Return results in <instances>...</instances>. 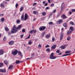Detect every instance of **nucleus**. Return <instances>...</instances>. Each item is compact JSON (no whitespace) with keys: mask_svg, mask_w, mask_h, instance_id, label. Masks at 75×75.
I'll return each instance as SVG.
<instances>
[{"mask_svg":"<svg viewBox=\"0 0 75 75\" xmlns=\"http://www.w3.org/2000/svg\"><path fill=\"white\" fill-rule=\"evenodd\" d=\"M18 28H12L11 30V33L12 34H14V33H17V31H18Z\"/></svg>","mask_w":75,"mask_h":75,"instance_id":"1","label":"nucleus"},{"mask_svg":"<svg viewBox=\"0 0 75 75\" xmlns=\"http://www.w3.org/2000/svg\"><path fill=\"white\" fill-rule=\"evenodd\" d=\"M75 30V29L74 28H70L69 30L68 31L67 33V35H69L72 32V31H74Z\"/></svg>","mask_w":75,"mask_h":75,"instance_id":"2","label":"nucleus"},{"mask_svg":"<svg viewBox=\"0 0 75 75\" xmlns=\"http://www.w3.org/2000/svg\"><path fill=\"white\" fill-rule=\"evenodd\" d=\"M50 59H55L57 58L56 57L54 56V53H52L50 56Z\"/></svg>","mask_w":75,"mask_h":75,"instance_id":"3","label":"nucleus"},{"mask_svg":"<svg viewBox=\"0 0 75 75\" xmlns=\"http://www.w3.org/2000/svg\"><path fill=\"white\" fill-rule=\"evenodd\" d=\"M64 8H65V4L64 3H63L62 4V5L61 7V11H64Z\"/></svg>","mask_w":75,"mask_h":75,"instance_id":"4","label":"nucleus"},{"mask_svg":"<svg viewBox=\"0 0 75 75\" xmlns=\"http://www.w3.org/2000/svg\"><path fill=\"white\" fill-rule=\"evenodd\" d=\"M18 52V50H16L15 51H13L12 52V54L13 55H16L17 54V52Z\"/></svg>","mask_w":75,"mask_h":75,"instance_id":"5","label":"nucleus"},{"mask_svg":"<svg viewBox=\"0 0 75 75\" xmlns=\"http://www.w3.org/2000/svg\"><path fill=\"white\" fill-rule=\"evenodd\" d=\"M28 15L27 14V13H25V15L24 18L23 19L25 21L27 20V19H28Z\"/></svg>","mask_w":75,"mask_h":75,"instance_id":"6","label":"nucleus"},{"mask_svg":"<svg viewBox=\"0 0 75 75\" xmlns=\"http://www.w3.org/2000/svg\"><path fill=\"white\" fill-rule=\"evenodd\" d=\"M14 44V42L13 41H11L9 42V44L10 45H13Z\"/></svg>","mask_w":75,"mask_h":75,"instance_id":"7","label":"nucleus"},{"mask_svg":"<svg viewBox=\"0 0 75 75\" xmlns=\"http://www.w3.org/2000/svg\"><path fill=\"white\" fill-rule=\"evenodd\" d=\"M63 36H64V33H61L60 38V40H62V38H63Z\"/></svg>","mask_w":75,"mask_h":75,"instance_id":"8","label":"nucleus"},{"mask_svg":"<svg viewBox=\"0 0 75 75\" xmlns=\"http://www.w3.org/2000/svg\"><path fill=\"white\" fill-rule=\"evenodd\" d=\"M56 46L57 45H54L51 48L52 49V50H54V49H55L56 48Z\"/></svg>","mask_w":75,"mask_h":75,"instance_id":"9","label":"nucleus"},{"mask_svg":"<svg viewBox=\"0 0 75 75\" xmlns=\"http://www.w3.org/2000/svg\"><path fill=\"white\" fill-rule=\"evenodd\" d=\"M0 6L1 8H4L5 7V5L3 4H1Z\"/></svg>","mask_w":75,"mask_h":75,"instance_id":"10","label":"nucleus"},{"mask_svg":"<svg viewBox=\"0 0 75 75\" xmlns=\"http://www.w3.org/2000/svg\"><path fill=\"white\" fill-rule=\"evenodd\" d=\"M18 54L19 55H20V56H21L22 58H23V55H22V53H21V52L19 51H18Z\"/></svg>","mask_w":75,"mask_h":75,"instance_id":"11","label":"nucleus"},{"mask_svg":"<svg viewBox=\"0 0 75 75\" xmlns=\"http://www.w3.org/2000/svg\"><path fill=\"white\" fill-rule=\"evenodd\" d=\"M59 48H60L61 50H63L65 48V46L64 45H62L59 47Z\"/></svg>","mask_w":75,"mask_h":75,"instance_id":"12","label":"nucleus"},{"mask_svg":"<svg viewBox=\"0 0 75 75\" xmlns=\"http://www.w3.org/2000/svg\"><path fill=\"white\" fill-rule=\"evenodd\" d=\"M34 54H32L31 55V57L30 58H27L26 59H31V58L32 59L34 58Z\"/></svg>","mask_w":75,"mask_h":75,"instance_id":"13","label":"nucleus"},{"mask_svg":"<svg viewBox=\"0 0 75 75\" xmlns=\"http://www.w3.org/2000/svg\"><path fill=\"white\" fill-rule=\"evenodd\" d=\"M0 71L1 72H6V70L4 69H1Z\"/></svg>","mask_w":75,"mask_h":75,"instance_id":"14","label":"nucleus"},{"mask_svg":"<svg viewBox=\"0 0 75 75\" xmlns=\"http://www.w3.org/2000/svg\"><path fill=\"white\" fill-rule=\"evenodd\" d=\"M61 17H62L63 19H65V18H67V16L64 14H63L62 15V16H61Z\"/></svg>","mask_w":75,"mask_h":75,"instance_id":"15","label":"nucleus"},{"mask_svg":"<svg viewBox=\"0 0 75 75\" xmlns=\"http://www.w3.org/2000/svg\"><path fill=\"white\" fill-rule=\"evenodd\" d=\"M4 54V52H3V50H0V55H3Z\"/></svg>","mask_w":75,"mask_h":75,"instance_id":"16","label":"nucleus"},{"mask_svg":"<svg viewBox=\"0 0 75 75\" xmlns=\"http://www.w3.org/2000/svg\"><path fill=\"white\" fill-rule=\"evenodd\" d=\"M45 32H42V33L41 37H43L44 35H45Z\"/></svg>","mask_w":75,"mask_h":75,"instance_id":"17","label":"nucleus"},{"mask_svg":"<svg viewBox=\"0 0 75 75\" xmlns=\"http://www.w3.org/2000/svg\"><path fill=\"white\" fill-rule=\"evenodd\" d=\"M16 64H19V63H21V62H21L18 60H16Z\"/></svg>","mask_w":75,"mask_h":75,"instance_id":"18","label":"nucleus"},{"mask_svg":"<svg viewBox=\"0 0 75 75\" xmlns=\"http://www.w3.org/2000/svg\"><path fill=\"white\" fill-rule=\"evenodd\" d=\"M13 66L12 65H10L8 67V69H12L13 68Z\"/></svg>","mask_w":75,"mask_h":75,"instance_id":"19","label":"nucleus"},{"mask_svg":"<svg viewBox=\"0 0 75 75\" xmlns=\"http://www.w3.org/2000/svg\"><path fill=\"white\" fill-rule=\"evenodd\" d=\"M45 37L46 38H49L50 37V35L49 34H47L45 36Z\"/></svg>","mask_w":75,"mask_h":75,"instance_id":"20","label":"nucleus"},{"mask_svg":"<svg viewBox=\"0 0 75 75\" xmlns=\"http://www.w3.org/2000/svg\"><path fill=\"white\" fill-rule=\"evenodd\" d=\"M34 32V30H32L30 31L29 32V34H33V33Z\"/></svg>","mask_w":75,"mask_h":75,"instance_id":"21","label":"nucleus"},{"mask_svg":"<svg viewBox=\"0 0 75 75\" xmlns=\"http://www.w3.org/2000/svg\"><path fill=\"white\" fill-rule=\"evenodd\" d=\"M56 10H55L53 11V12H52V13L50 14V16H52V14H53V13H55L56 12Z\"/></svg>","mask_w":75,"mask_h":75,"instance_id":"22","label":"nucleus"},{"mask_svg":"<svg viewBox=\"0 0 75 75\" xmlns=\"http://www.w3.org/2000/svg\"><path fill=\"white\" fill-rule=\"evenodd\" d=\"M4 62L6 65H7L8 64V62L6 60L4 61Z\"/></svg>","mask_w":75,"mask_h":75,"instance_id":"23","label":"nucleus"},{"mask_svg":"<svg viewBox=\"0 0 75 75\" xmlns=\"http://www.w3.org/2000/svg\"><path fill=\"white\" fill-rule=\"evenodd\" d=\"M71 51H67L65 52L66 54H69V53H71Z\"/></svg>","mask_w":75,"mask_h":75,"instance_id":"24","label":"nucleus"},{"mask_svg":"<svg viewBox=\"0 0 75 75\" xmlns=\"http://www.w3.org/2000/svg\"><path fill=\"white\" fill-rule=\"evenodd\" d=\"M23 8H23V7H21L20 8V11H23Z\"/></svg>","mask_w":75,"mask_h":75,"instance_id":"25","label":"nucleus"},{"mask_svg":"<svg viewBox=\"0 0 75 75\" xmlns=\"http://www.w3.org/2000/svg\"><path fill=\"white\" fill-rule=\"evenodd\" d=\"M23 19H24V15H22L21 16V20H23Z\"/></svg>","mask_w":75,"mask_h":75,"instance_id":"26","label":"nucleus"},{"mask_svg":"<svg viewBox=\"0 0 75 75\" xmlns=\"http://www.w3.org/2000/svg\"><path fill=\"white\" fill-rule=\"evenodd\" d=\"M70 24H71V25H75V24L74 23V22L72 21H71L70 22Z\"/></svg>","mask_w":75,"mask_h":75,"instance_id":"27","label":"nucleus"},{"mask_svg":"<svg viewBox=\"0 0 75 75\" xmlns=\"http://www.w3.org/2000/svg\"><path fill=\"white\" fill-rule=\"evenodd\" d=\"M39 28H46V27L44 26H41Z\"/></svg>","mask_w":75,"mask_h":75,"instance_id":"28","label":"nucleus"},{"mask_svg":"<svg viewBox=\"0 0 75 75\" xmlns=\"http://www.w3.org/2000/svg\"><path fill=\"white\" fill-rule=\"evenodd\" d=\"M26 50H27L28 51H30V47H26Z\"/></svg>","mask_w":75,"mask_h":75,"instance_id":"29","label":"nucleus"},{"mask_svg":"<svg viewBox=\"0 0 75 75\" xmlns=\"http://www.w3.org/2000/svg\"><path fill=\"white\" fill-rule=\"evenodd\" d=\"M21 25H19L17 28H21Z\"/></svg>","mask_w":75,"mask_h":75,"instance_id":"30","label":"nucleus"},{"mask_svg":"<svg viewBox=\"0 0 75 75\" xmlns=\"http://www.w3.org/2000/svg\"><path fill=\"white\" fill-rule=\"evenodd\" d=\"M71 55V54H64V55H62V57H65V56H68V55Z\"/></svg>","mask_w":75,"mask_h":75,"instance_id":"31","label":"nucleus"},{"mask_svg":"<svg viewBox=\"0 0 75 75\" xmlns=\"http://www.w3.org/2000/svg\"><path fill=\"white\" fill-rule=\"evenodd\" d=\"M42 16H45V15H46V13L45 12H43L42 13Z\"/></svg>","mask_w":75,"mask_h":75,"instance_id":"32","label":"nucleus"},{"mask_svg":"<svg viewBox=\"0 0 75 75\" xmlns=\"http://www.w3.org/2000/svg\"><path fill=\"white\" fill-rule=\"evenodd\" d=\"M63 25L64 27L66 28L67 27V23H64V24H63Z\"/></svg>","mask_w":75,"mask_h":75,"instance_id":"33","label":"nucleus"},{"mask_svg":"<svg viewBox=\"0 0 75 75\" xmlns=\"http://www.w3.org/2000/svg\"><path fill=\"white\" fill-rule=\"evenodd\" d=\"M62 22V20L61 19H60L59 21V24H61Z\"/></svg>","mask_w":75,"mask_h":75,"instance_id":"34","label":"nucleus"},{"mask_svg":"<svg viewBox=\"0 0 75 75\" xmlns=\"http://www.w3.org/2000/svg\"><path fill=\"white\" fill-rule=\"evenodd\" d=\"M3 65V64L2 63H0V67H2Z\"/></svg>","mask_w":75,"mask_h":75,"instance_id":"35","label":"nucleus"},{"mask_svg":"<svg viewBox=\"0 0 75 75\" xmlns=\"http://www.w3.org/2000/svg\"><path fill=\"white\" fill-rule=\"evenodd\" d=\"M45 30V28H39V30L40 31H43V30Z\"/></svg>","mask_w":75,"mask_h":75,"instance_id":"36","label":"nucleus"},{"mask_svg":"<svg viewBox=\"0 0 75 75\" xmlns=\"http://www.w3.org/2000/svg\"><path fill=\"white\" fill-rule=\"evenodd\" d=\"M38 47L39 48H41V45L40 44L38 45Z\"/></svg>","mask_w":75,"mask_h":75,"instance_id":"37","label":"nucleus"},{"mask_svg":"<svg viewBox=\"0 0 75 75\" xmlns=\"http://www.w3.org/2000/svg\"><path fill=\"white\" fill-rule=\"evenodd\" d=\"M22 31L23 33H25V30L24 29H23Z\"/></svg>","mask_w":75,"mask_h":75,"instance_id":"38","label":"nucleus"},{"mask_svg":"<svg viewBox=\"0 0 75 75\" xmlns=\"http://www.w3.org/2000/svg\"><path fill=\"white\" fill-rule=\"evenodd\" d=\"M1 20L2 21H4V18H2L1 19Z\"/></svg>","mask_w":75,"mask_h":75,"instance_id":"39","label":"nucleus"},{"mask_svg":"<svg viewBox=\"0 0 75 75\" xmlns=\"http://www.w3.org/2000/svg\"><path fill=\"white\" fill-rule=\"evenodd\" d=\"M49 24L50 25H52V24H53V23L52 22H50L49 23Z\"/></svg>","mask_w":75,"mask_h":75,"instance_id":"40","label":"nucleus"},{"mask_svg":"<svg viewBox=\"0 0 75 75\" xmlns=\"http://www.w3.org/2000/svg\"><path fill=\"white\" fill-rule=\"evenodd\" d=\"M5 30L6 31H9V29L8 28H5Z\"/></svg>","mask_w":75,"mask_h":75,"instance_id":"41","label":"nucleus"},{"mask_svg":"<svg viewBox=\"0 0 75 75\" xmlns=\"http://www.w3.org/2000/svg\"><path fill=\"white\" fill-rule=\"evenodd\" d=\"M54 41H55V38L54 37H53L52 38V41H53V42H54Z\"/></svg>","mask_w":75,"mask_h":75,"instance_id":"42","label":"nucleus"},{"mask_svg":"<svg viewBox=\"0 0 75 75\" xmlns=\"http://www.w3.org/2000/svg\"><path fill=\"white\" fill-rule=\"evenodd\" d=\"M46 51H47L48 52V51H50V49L48 48L46 49Z\"/></svg>","mask_w":75,"mask_h":75,"instance_id":"43","label":"nucleus"},{"mask_svg":"<svg viewBox=\"0 0 75 75\" xmlns=\"http://www.w3.org/2000/svg\"><path fill=\"white\" fill-rule=\"evenodd\" d=\"M30 35H29L28 37L25 38V39H29V38H30Z\"/></svg>","mask_w":75,"mask_h":75,"instance_id":"44","label":"nucleus"},{"mask_svg":"<svg viewBox=\"0 0 75 75\" xmlns=\"http://www.w3.org/2000/svg\"><path fill=\"white\" fill-rule=\"evenodd\" d=\"M45 48H49L50 47V45H47L45 46Z\"/></svg>","mask_w":75,"mask_h":75,"instance_id":"45","label":"nucleus"},{"mask_svg":"<svg viewBox=\"0 0 75 75\" xmlns=\"http://www.w3.org/2000/svg\"><path fill=\"white\" fill-rule=\"evenodd\" d=\"M70 40V37H69L67 38V41H69Z\"/></svg>","mask_w":75,"mask_h":75,"instance_id":"46","label":"nucleus"},{"mask_svg":"<svg viewBox=\"0 0 75 75\" xmlns=\"http://www.w3.org/2000/svg\"><path fill=\"white\" fill-rule=\"evenodd\" d=\"M32 43V42H31V41H30L29 42L28 44H31Z\"/></svg>","mask_w":75,"mask_h":75,"instance_id":"47","label":"nucleus"},{"mask_svg":"<svg viewBox=\"0 0 75 75\" xmlns=\"http://www.w3.org/2000/svg\"><path fill=\"white\" fill-rule=\"evenodd\" d=\"M6 40V36H5L4 38L3 41H5Z\"/></svg>","mask_w":75,"mask_h":75,"instance_id":"48","label":"nucleus"},{"mask_svg":"<svg viewBox=\"0 0 75 75\" xmlns=\"http://www.w3.org/2000/svg\"><path fill=\"white\" fill-rule=\"evenodd\" d=\"M72 12H75V9H74L71 10Z\"/></svg>","mask_w":75,"mask_h":75,"instance_id":"49","label":"nucleus"},{"mask_svg":"<svg viewBox=\"0 0 75 75\" xmlns=\"http://www.w3.org/2000/svg\"><path fill=\"white\" fill-rule=\"evenodd\" d=\"M23 36H24V34L21 35V37L22 38L23 37Z\"/></svg>","mask_w":75,"mask_h":75,"instance_id":"50","label":"nucleus"},{"mask_svg":"<svg viewBox=\"0 0 75 75\" xmlns=\"http://www.w3.org/2000/svg\"><path fill=\"white\" fill-rule=\"evenodd\" d=\"M37 33V30H34L33 33Z\"/></svg>","mask_w":75,"mask_h":75,"instance_id":"51","label":"nucleus"},{"mask_svg":"<svg viewBox=\"0 0 75 75\" xmlns=\"http://www.w3.org/2000/svg\"><path fill=\"white\" fill-rule=\"evenodd\" d=\"M18 4H16V8H17V7H18Z\"/></svg>","mask_w":75,"mask_h":75,"instance_id":"52","label":"nucleus"},{"mask_svg":"<svg viewBox=\"0 0 75 75\" xmlns=\"http://www.w3.org/2000/svg\"><path fill=\"white\" fill-rule=\"evenodd\" d=\"M13 28H16V25H14L13 26Z\"/></svg>","mask_w":75,"mask_h":75,"instance_id":"53","label":"nucleus"},{"mask_svg":"<svg viewBox=\"0 0 75 75\" xmlns=\"http://www.w3.org/2000/svg\"><path fill=\"white\" fill-rule=\"evenodd\" d=\"M17 23H19L20 20H17Z\"/></svg>","mask_w":75,"mask_h":75,"instance_id":"54","label":"nucleus"},{"mask_svg":"<svg viewBox=\"0 0 75 75\" xmlns=\"http://www.w3.org/2000/svg\"><path fill=\"white\" fill-rule=\"evenodd\" d=\"M54 6V4H52L51 5V7H53V6Z\"/></svg>","mask_w":75,"mask_h":75,"instance_id":"55","label":"nucleus"},{"mask_svg":"<svg viewBox=\"0 0 75 75\" xmlns=\"http://www.w3.org/2000/svg\"><path fill=\"white\" fill-rule=\"evenodd\" d=\"M57 53H59V50H57L56 51Z\"/></svg>","mask_w":75,"mask_h":75,"instance_id":"56","label":"nucleus"},{"mask_svg":"<svg viewBox=\"0 0 75 75\" xmlns=\"http://www.w3.org/2000/svg\"><path fill=\"white\" fill-rule=\"evenodd\" d=\"M4 15L3 14H0V17H1V16H3Z\"/></svg>","mask_w":75,"mask_h":75,"instance_id":"57","label":"nucleus"},{"mask_svg":"<svg viewBox=\"0 0 75 75\" xmlns=\"http://www.w3.org/2000/svg\"><path fill=\"white\" fill-rule=\"evenodd\" d=\"M4 4H7V2H6V1H4Z\"/></svg>","mask_w":75,"mask_h":75,"instance_id":"58","label":"nucleus"},{"mask_svg":"<svg viewBox=\"0 0 75 75\" xmlns=\"http://www.w3.org/2000/svg\"><path fill=\"white\" fill-rule=\"evenodd\" d=\"M48 9H50V8L48 7H47L46 8V10H48Z\"/></svg>","mask_w":75,"mask_h":75,"instance_id":"59","label":"nucleus"},{"mask_svg":"<svg viewBox=\"0 0 75 75\" xmlns=\"http://www.w3.org/2000/svg\"><path fill=\"white\" fill-rule=\"evenodd\" d=\"M33 13L34 14H36V11H33Z\"/></svg>","mask_w":75,"mask_h":75,"instance_id":"60","label":"nucleus"},{"mask_svg":"<svg viewBox=\"0 0 75 75\" xmlns=\"http://www.w3.org/2000/svg\"><path fill=\"white\" fill-rule=\"evenodd\" d=\"M47 5L48 4H47V3H46L45 4V6H47Z\"/></svg>","mask_w":75,"mask_h":75,"instance_id":"61","label":"nucleus"},{"mask_svg":"<svg viewBox=\"0 0 75 75\" xmlns=\"http://www.w3.org/2000/svg\"><path fill=\"white\" fill-rule=\"evenodd\" d=\"M36 19V18H33V21H35Z\"/></svg>","mask_w":75,"mask_h":75,"instance_id":"62","label":"nucleus"},{"mask_svg":"<svg viewBox=\"0 0 75 75\" xmlns=\"http://www.w3.org/2000/svg\"><path fill=\"white\" fill-rule=\"evenodd\" d=\"M59 16V13H58L57 15V17H58Z\"/></svg>","mask_w":75,"mask_h":75,"instance_id":"63","label":"nucleus"},{"mask_svg":"<svg viewBox=\"0 0 75 75\" xmlns=\"http://www.w3.org/2000/svg\"><path fill=\"white\" fill-rule=\"evenodd\" d=\"M11 35V33H10V32H9L8 33V35Z\"/></svg>","mask_w":75,"mask_h":75,"instance_id":"64","label":"nucleus"}]
</instances>
